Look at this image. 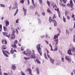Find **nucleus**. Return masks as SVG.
<instances>
[{
    "label": "nucleus",
    "instance_id": "1",
    "mask_svg": "<svg viewBox=\"0 0 75 75\" xmlns=\"http://www.w3.org/2000/svg\"><path fill=\"white\" fill-rule=\"evenodd\" d=\"M40 44H38L36 46V48L38 50L39 53L40 54V55L42 56V52L41 51V48H40Z\"/></svg>",
    "mask_w": 75,
    "mask_h": 75
},
{
    "label": "nucleus",
    "instance_id": "2",
    "mask_svg": "<svg viewBox=\"0 0 75 75\" xmlns=\"http://www.w3.org/2000/svg\"><path fill=\"white\" fill-rule=\"evenodd\" d=\"M49 21L50 23H51V22L52 23H54V26H57V22H56V21H55V20L51 19V17H50Z\"/></svg>",
    "mask_w": 75,
    "mask_h": 75
},
{
    "label": "nucleus",
    "instance_id": "3",
    "mask_svg": "<svg viewBox=\"0 0 75 75\" xmlns=\"http://www.w3.org/2000/svg\"><path fill=\"white\" fill-rule=\"evenodd\" d=\"M27 53L25 52V51H23V53L25 55H26L27 56H30L31 55V52L30 50H27Z\"/></svg>",
    "mask_w": 75,
    "mask_h": 75
},
{
    "label": "nucleus",
    "instance_id": "4",
    "mask_svg": "<svg viewBox=\"0 0 75 75\" xmlns=\"http://www.w3.org/2000/svg\"><path fill=\"white\" fill-rule=\"evenodd\" d=\"M67 6L70 7H73V6H74V4H73V3H72V1L71 0L70 1V4H67Z\"/></svg>",
    "mask_w": 75,
    "mask_h": 75
},
{
    "label": "nucleus",
    "instance_id": "5",
    "mask_svg": "<svg viewBox=\"0 0 75 75\" xmlns=\"http://www.w3.org/2000/svg\"><path fill=\"white\" fill-rule=\"evenodd\" d=\"M3 35H5V36L7 37L8 38H10V37H11V35H10V34H8L7 33V32H5L4 33Z\"/></svg>",
    "mask_w": 75,
    "mask_h": 75
},
{
    "label": "nucleus",
    "instance_id": "6",
    "mask_svg": "<svg viewBox=\"0 0 75 75\" xmlns=\"http://www.w3.org/2000/svg\"><path fill=\"white\" fill-rule=\"evenodd\" d=\"M65 59L67 61H68L69 62H71V59H69V56H66L65 57Z\"/></svg>",
    "mask_w": 75,
    "mask_h": 75
},
{
    "label": "nucleus",
    "instance_id": "7",
    "mask_svg": "<svg viewBox=\"0 0 75 75\" xmlns=\"http://www.w3.org/2000/svg\"><path fill=\"white\" fill-rule=\"evenodd\" d=\"M26 72H29V74H31V68H27V69L25 70Z\"/></svg>",
    "mask_w": 75,
    "mask_h": 75
},
{
    "label": "nucleus",
    "instance_id": "8",
    "mask_svg": "<svg viewBox=\"0 0 75 75\" xmlns=\"http://www.w3.org/2000/svg\"><path fill=\"white\" fill-rule=\"evenodd\" d=\"M14 52H16L17 51L16 50H13V48H12L11 50V54H14Z\"/></svg>",
    "mask_w": 75,
    "mask_h": 75
},
{
    "label": "nucleus",
    "instance_id": "9",
    "mask_svg": "<svg viewBox=\"0 0 75 75\" xmlns=\"http://www.w3.org/2000/svg\"><path fill=\"white\" fill-rule=\"evenodd\" d=\"M14 38H15V35H14V33H12L11 35V40H13V39H14Z\"/></svg>",
    "mask_w": 75,
    "mask_h": 75
},
{
    "label": "nucleus",
    "instance_id": "10",
    "mask_svg": "<svg viewBox=\"0 0 75 75\" xmlns=\"http://www.w3.org/2000/svg\"><path fill=\"white\" fill-rule=\"evenodd\" d=\"M59 33H58L57 35H54L53 39L55 40V39H58V36H59Z\"/></svg>",
    "mask_w": 75,
    "mask_h": 75
},
{
    "label": "nucleus",
    "instance_id": "11",
    "mask_svg": "<svg viewBox=\"0 0 75 75\" xmlns=\"http://www.w3.org/2000/svg\"><path fill=\"white\" fill-rule=\"evenodd\" d=\"M12 70L13 71H14V70H16V65L13 64L12 65Z\"/></svg>",
    "mask_w": 75,
    "mask_h": 75
},
{
    "label": "nucleus",
    "instance_id": "12",
    "mask_svg": "<svg viewBox=\"0 0 75 75\" xmlns=\"http://www.w3.org/2000/svg\"><path fill=\"white\" fill-rule=\"evenodd\" d=\"M54 42H55V45L57 46V45H58V39H54Z\"/></svg>",
    "mask_w": 75,
    "mask_h": 75
},
{
    "label": "nucleus",
    "instance_id": "13",
    "mask_svg": "<svg viewBox=\"0 0 75 75\" xmlns=\"http://www.w3.org/2000/svg\"><path fill=\"white\" fill-rule=\"evenodd\" d=\"M67 53L69 55H72V53H71V50L70 49H69L67 51Z\"/></svg>",
    "mask_w": 75,
    "mask_h": 75
},
{
    "label": "nucleus",
    "instance_id": "14",
    "mask_svg": "<svg viewBox=\"0 0 75 75\" xmlns=\"http://www.w3.org/2000/svg\"><path fill=\"white\" fill-rule=\"evenodd\" d=\"M30 56V57L31 58V59H33L34 58H35V54H32L30 55V56Z\"/></svg>",
    "mask_w": 75,
    "mask_h": 75
},
{
    "label": "nucleus",
    "instance_id": "15",
    "mask_svg": "<svg viewBox=\"0 0 75 75\" xmlns=\"http://www.w3.org/2000/svg\"><path fill=\"white\" fill-rule=\"evenodd\" d=\"M50 62L52 63V64H54V59H52V58H50Z\"/></svg>",
    "mask_w": 75,
    "mask_h": 75
},
{
    "label": "nucleus",
    "instance_id": "16",
    "mask_svg": "<svg viewBox=\"0 0 75 75\" xmlns=\"http://www.w3.org/2000/svg\"><path fill=\"white\" fill-rule=\"evenodd\" d=\"M52 7L53 8H57V5H56V4L54 3H53L52 4H51Z\"/></svg>",
    "mask_w": 75,
    "mask_h": 75
},
{
    "label": "nucleus",
    "instance_id": "17",
    "mask_svg": "<svg viewBox=\"0 0 75 75\" xmlns=\"http://www.w3.org/2000/svg\"><path fill=\"white\" fill-rule=\"evenodd\" d=\"M2 44H5V45H6V44H7V41L5 40H2Z\"/></svg>",
    "mask_w": 75,
    "mask_h": 75
},
{
    "label": "nucleus",
    "instance_id": "18",
    "mask_svg": "<svg viewBox=\"0 0 75 75\" xmlns=\"http://www.w3.org/2000/svg\"><path fill=\"white\" fill-rule=\"evenodd\" d=\"M2 52L4 54L5 57H8V55L5 52H4V51L3 50H2Z\"/></svg>",
    "mask_w": 75,
    "mask_h": 75
},
{
    "label": "nucleus",
    "instance_id": "19",
    "mask_svg": "<svg viewBox=\"0 0 75 75\" xmlns=\"http://www.w3.org/2000/svg\"><path fill=\"white\" fill-rule=\"evenodd\" d=\"M5 24L6 27H7L8 25H9V22H8V21H5Z\"/></svg>",
    "mask_w": 75,
    "mask_h": 75
},
{
    "label": "nucleus",
    "instance_id": "20",
    "mask_svg": "<svg viewBox=\"0 0 75 75\" xmlns=\"http://www.w3.org/2000/svg\"><path fill=\"white\" fill-rule=\"evenodd\" d=\"M59 4L60 6H62V7H65V6H66V5H65L62 3H59Z\"/></svg>",
    "mask_w": 75,
    "mask_h": 75
},
{
    "label": "nucleus",
    "instance_id": "21",
    "mask_svg": "<svg viewBox=\"0 0 75 75\" xmlns=\"http://www.w3.org/2000/svg\"><path fill=\"white\" fill-rule=\"evenodd\" d=\"M4 30L5 31H7L8 30V29L6 26H4Z\"/></svg>",
    "mask_w": 75,
    "mask_h": 75
},
{
    "label": "nucleus",
    "instance_id": "22",
    "mask_svg": "<svg viewBox=\"0 0 75 75\" xmlns=\"http://www.w3.org/2000/svg\"><path fill=\"white\" fill-rule=\"evenodd\" d=\"M56 47H55L53 51L54 52L55 51H57L58 50V48H57V46H56Z\"/></svg>",
    "mask_w": 75,
    "mask_h": 75
},
{
    "label": "nucleus",
    "instance_id": "23",
    "mask_svg": "<svg viewBox=\"0 0 75 75\" xmlns=\"http://www.w3.org/2000/svg\"><path fill=\"white\" fill-rule=\"evenodd\" d=\"M47 12H48V13H50V14H52V12H51V11L50 10V9H49L48 8L47 10Z\"/></svg>",
    "mask_w": 75,
    "mask_h": 75
},
{
    "label": "nucleus",
    "instance_id": "24",
    "mask_svg": "<svg viewBox=\"0 0 75 75\" xmlns=\"http://www.w3.org/2000/svg\"><path fill=\"white\" fill-rule=\"evenodd\" d=\"M32 3L33 5V7L34 8L35 7V4H34V0H32Z\"/></svg>",
    "mask_w": 75,
    "mask_h": 75
},
{
    "label": "nucleus",
    "instance_id": "25",
    "mask_svg": "<svg viewBox=\"0 0 75 75\" xmlns=\"http://www.w3.org/2000/svg\"><path fill=\"white\" fill-rule=\"evenodd\" d=\"M12 47L13 48H14V49H16L17 48V46H16V45H15L13 44L12 45Z\"/></svg>",
    "mask_w": 75,
    "mask_h": 75
},
{
    "label": "nucleus",
    "instance_id": "26",
    "mask_svg": "<svg viewBox=\"0 0 75 75\" xmlns=\"http://www.w3.org/2000/svg\"><path fill=\"white\" fill-rule=\"evenodd\" d=\"M55 10L57 11V13L58 14H60V11H59V8H58L57 9H55Z\"/></svg>",
    "mask_w": 75,
    "mask_h": 75
},
{
    "label": "nucleus",
    "instance_id": "27",
    "mask_svg": "<svg viewBox=\"0 0 75 75\" xmlns=\"http://www.w3.org/2000/svg\"><path fill=\"white\" fill-rule=\"evenodd\" d=\"M14 44L16 45V44H18V40H16L14 42Z\"/></svg>",
    "mask_w": 75,
    "mask_h": 75
},
{
    "label": "nucleus",
    "instance_id": "28",
    "mask_svg": "<svg viewBox=\"0 0 75 75\" xmlns=\"http://www.w3.org/2000/svg\"><path fill=\"white\" fill-rule=\"evenodd\" d=\"M63 21H64V23H66V18H65L64 17V16H63Z\"/></svg>",
    "mask_w": 75,
    "mask_h": 75
},
{
    "label": "nucleus",
    "instance_id": "29",
    "mask_svg": "<svg viewBox=\"0 0 75 75\" xmlns=\"http://www.w3.org/2000/svg\"><path fill=\"white\" fill-rule=\"evenodd\" d=\"M44 56L45 58L46 59H48V58H47V55L46 54V53L44 54Z\"/></svg>",
    "mask_w": 75,
    "mask_h": 75
},
{
    "label": "nucleus",
    "instance_id": "30",
    "mask_svg": "<svg viewBox=\"0 0 75 75\" xmlns=\"http://www.w3.org/2000/svg\"><path fill=\"white\" fill-rule=\"evenodd\" d=\"M0 6L1 7H5V5L3 4H0Z\"/></svg>",
    "mask_w": 75,
    "mask_h": 75
},
{
    "label": "nucleus",
    "instance_id": "31",
    "mask_svg": "<svg viewBox=\"0 0 75 75\" xmlns=\"http://www.w3.org/2000/svg\"><path fill=\"white\" fill-rule=\"evenodd\" d=\"M71 51H72L73 52H75V48L74 47H73L71 48Z\"/></svg>",
    "mask_w": 75,
    "mask_h": 75
},
{
    "label": "nucleus",
    "instance_id": "32",
    "mask_svg": "<svg viewBox=\"0 0 75 75\" xmlns=\"http://www.w3.org/2000/svg\"><path fill=\"white\" fill-rule=\"evenodd\" d=\"M21 51H23V50H24V46H22L21 47Z\"/></svg>",
    "mask_w": 75,
    "mask_h": 75
},
{
    "label": "nucleus",
    "instance_id": "33",
    "mask_svg": "<svg viewBox=\"0 0 75 75\" xmlns=\"http://www.w3.org/2000/svg\"><path fill=\"white\" fill-rule=\"evenodd\" d=\"M24 0H21L20 1V3H21V4H24Z\"/></svg>",
    "mask_w": 75,
    "mask_h": 75
},
{
    "label": "nucleus",
    "instance_id": "34",
    "mask_svg": "<svg viewBox=\"0 0 75 75\" xmlns=\"http://www.w3.org/2000/svg\"><path fill=\"white\" fill-rule=\"evenodd\" d=\"M49 46L50 47L51 49V51H53V49H52V47L51 45L50 44H49Z\"/></svg>",
    "mask_w": 75,
    "mask_h": 75
},
{
    "label": "nucleus",
    "instance_id": "35",
    "mask_svg": "<svg viewBox=\"0 0 75 75\" xmlns=\"http://www.w3.org/2000/svg\"><path fill=\"white\" fill-rule=\"evenodd\" d=\"M67 0H63V2L64 4H66L67 3Z\"/></svg>",
    "mask_w": 75,
    "mask_h": 75
},
{
    "label": "nucleus",
    "instance_id": "36",
    "mask_svg": "<svg viewBox=\"0 0 75 75\" xmlns=\"http://www.w3.org/2000/svg\"><path fill=\"white\" fill-rule=\"evenodd\" d=\"M5 47V46H4V45H3L1 47L2 50H5V49H6V48L4 47Z\"/></svg>",
    "mask_w": 75,
    "mask_h": 75
},
{
    "label": "nucleus",
    "instance_id": "37",
    "mask_svg": "<svg viewBox=\"0 0 75 75\" xmlns=\"http://www.w3.org/2000/svg\"><path fill=\"white\" fill-rule=\"evenodd\" d=\"M24 59H25L26 60H27V59H30V57H24Z\"/></svg>",
    "mask_w": 75,
    "mask_h": 75
},
{
    "label": "nucleus",
    "instance_id": "38",
    "mask_svg": "<svg viewBox=\"0 0 75 75\" xmlns=\"http://www.w3.org/2000/svg\"><path fill=\"white\" fill-rule=\"evenodd\" d=\"M47 3L48 5V6L50 7V2L49 1H47Z\"/></svg>",
    "mask_w": 75,
    "mask_h": 75
},
{
    "label": "nucleus",
    "instance_id": "39",
    "mask_svg": "<svg viewBox=\"0 0 75 75\" xmlns=\"http://www.w3.org/2000/svg\"><path fill=\"white\" fill-rule=\"evenodd\" d=\"M16 31L17 34H18V29H17V28H16Z\"/></svg>",
    "mask_w": 75,
    "mask_h": 75
},
{
    "label": "nucleus",
    "instance_id": "40",
    "mask_svg": "<svg viewBox=\"0 0 75 75\" xmlns=\"http://www.w3.org/2000/svg\"><path fill=\"white\" fill-rule=\"evenodd\" d=\"M23 11L24 12V13L26 12H27V9H26L24 8H23Z\"/></svg>",
    "mask_w": 75,
    "mask_h": 75
},
{
    "label": "nucleus",
    "instance_id": "41",
    "mask_svg": "<svg viewBox=\"0 0 75 75\" xmlns=\"http://www.w3.org/2000/svg\"><path fill=\"white\" fill-rule=\"evenodd\" d=\"M56 18V16H55V14H54L53 15V16L52 17L53 19H54V18Z\"/></svg>",
    "mask_w": 75,
    "mask_h": 75
},
{
    "label": "nucleus",
    "instance_id": "42",
    "mask_svg": "<svg viewBox=\"0 0 75 75\" xmlns=\"http://www.w3.org/2000/svg\"><path fill=\"white\" fill-rule=\"evenodd\" d=\"M36 61L38 62V64H40L41 62H40V61H39L38 60H36Z\"/></svg>",
    "mask_w": 75,
    "mask_h": 75
},
{
    "label": "nucleus",
    "instance_id": "43",
    "mask_svg": "<svg viewBox=\"0 0 75 75\" xmlns=\"http://www.w3.org/2000/svg\"><path fill=\"white\" fill-rule=\"evenodd\" d=\"M38 1L40 4H41L42 3V0H38Z\"/></svg>",
    "mask_w": 75,
    "mask_h": 75
},
{
    "label": "nucleus",
    "instance_id": "44",
    "mask_svg": "<svg viewBox=\"0 0 75 75\" xmlns=\"http://www.w3.org/2000/svg\"><path fill=\"white\" fill-rule=\"evenodd\" d=\"M45 41L46 43V44H47L48 45L49 43H48V41L46 40H45Z\"/></svg>",
    "mask_w": 75,
    "mask_h": 75
},
{
    "label": "nucleus",
    "instance_id": "45",
    "mask_svg": "<svg viewBox=\"0 0 75 75\" xmlns=\"http://www.w3.org/2000/svg\"><path fill=\"white\" fill-rule=\"evenodd\" d=\"M15 7H17L18 6V4L17 2H15Z\"/></svg>",
    "mask_w": 75,
    "mask_h": 75
},
{
    "label": "nucleus",
    "instance_id": "46",
    "mask_svg": "<svg viewBox=\"0 0 75 75\" xmlns=\"http://www.w3.org/2000/svg\"><path fill=\"white\" fill-rule=\"evenodd\" d=\"M61 60H62V62H64V58L62 57L61 59Z\"/></svg>",
    "mask_w": 75,
    "mask_h": 75
},
{
    "label": "nucleus",
    "instance_id": "47",
    "mask_svg": "<svg viewBox=\"0 0 75 75\" xmlns=\"http://www.w3.org/2000/svg\"><path fill=\"white\" fill-rule=\"evenodd\" d=\"M65 15H67L68 14V11H66L65 12Z\"/></svg>",
    "mask_w": 75,
    "mask_h": 75
},
{
    "label": "nucleus",
    "instance_id": "48",
    "mask_svg": "<svg viewBox=\"0 0 75 75\" xmlns=\"http://www.w3.org/2000/svg\"><path fill=\"white\" fill-rule=\"evenodd\" d=\"M19 19H18L16 20V23H18L19 22Z\"/></svg>",
    "mask_w": 75,
    "mask_h": 75
},
{
    "label": "nucleus",
    "instance_id": "49",
    "mask_svg": "<svg viewBox=\"0 0 75 75\" xmlns=\"http://www.w3.org/2000/svg\"><path fill=\"white\" fill-rule=\"evenodd\" d=\"M35 15L36 16H37L38 15V13H37V12H36L35 13Z\"/></svg>",
    "mask_w": 75,
    "mask_h": 75
},
{
    "label": "nucleus",
    "instance_id": "50",
    "mask_svg": "<svg viewBox=\"0 0 75 75\" xmlns=\"http://www.w3.org/2000/svg\"><path fill=\"white\" fill-rule=\"evenodd\" d=\"M36 70L37 71H39V69H38V68L37 67L36 68Z\"/></svg>",
    "mask_w": 75,
    "mask_h": 75
},
{
    "label": "nucleus",
    "instance_id": "51",
    "mask_svg": "<svg viewBox=\"0 0 75 75\" xmlns=\"http://www.w3.org/2000/svg\"><path fill=\"white\" fill-rule=\"evenodd\" d=\"M32 52H33V53H32V52H31V55L32 54H34V53H35V52H34V50H33Z\"/></svg>",
    "mask_w": 75,
    "mask_h": 75
},
{
    "label": "nucleus",
    "instance_id": "52",
    "mask_svg": "<svg viewBox=\"0 0 75 75\" xmlns=\"http://www.w3.org/2000/svg\"><path fill=\"white\" fill-rule=\"evenodd\" d=\"M21 74L22 75H25V74H24V72H23L22 71H21Z\"/></svg>",
    "mask_w": 75,
    "mask_h": 75
},
{
    "label": "nucleus",
    "instance_id": "53",
    "mask_svg": "<svg viewBox=\"0 0 75 75\" xmlns=\"http://www.w3.org/2000/svg\"><path fill=\"white\" fill-rule=\"evenodd\" d=\"M18 10L17 9L15 12V13L17 14V13H18Z\"/></svg>",
    "mask_w": 75,
    "mask_h": 75
},
{
    "label": "nucleus",
    "instance_id": "54",
    "mask_svg": "<svg viewBox=\"0 0 75 75\" xmlns=\"http://www.w3.org/2000/svg\"><path fill=\"white\" fill-rule=\"evenodd\" d=\"M8 54H10V53L9 52H8L7 51H5Z\"/></svg>",
    "mask_w": 75,
    "mask_h": 75
},
{
    "label": "nucleus",
    "instance_id": "55",
    "mask_svg": "<svg viewBox=\"0 0 75 75\" xmlns=\"http://www.w3.org/2000/svg\"><path fill=\"white\" fill-rule=\"evenodd\" d=\"M70 19V17L69 16H67V19L69 20Z\"/></svg>",
    "mask_w": 75,
    "mask_h": 75
},
{
    "label": "nucleus",
    "instance_id": "56",
    "mask_svg": "<svg viewBox=\"0 0 75 75\" xmlns=\"http://www.w3.org/2000/svg\"><path fill=\"white\" fill-rule=\"evenodd\" d=\"M12 31H13V33H14H14H15V29H13V30H12Z\"/></svg>",
    "mask_w": 75,
    "mask_h": 75
},
{
    "label": "nucleus",
    "instance_id": "57",
    "mask_svg": "<svg viewBox=\"0 0 75 75\" xmlns=\"http://www.w3.org/2000/svg\"><path fill=\"white\" fill-rule=\"evenodd\" d=\"M37 73L38 74V75H40V71H37Z\"/></svg>",
    "mask_w": 75,
    "mask_h": 75
},
{
    "label": "nucleus",
    "instance_id": "58",
    "mask_svg": "<svg viewBox=\"0 0 75 75\" xmlns=\"http://www.w3.org/2000/svg\"><path fill=\"white\" fill-rule=\"evenodd\" d=\"M47 56L48 58H50V55H48V54H47Z\"/></svg>",
    "mask_w": 75,
    "mask_h": 75
},
{
    "label": "nucleus",
    "instance_id": "59",
    "mask_svg": "<svg viewBox=\"0 0 75 75\" xmlns=\"http://www.w3.org/2000/svg\"><path fill=\"white\" fill-rule=\"evenodd\" d=\"M4 75H8V74H7V73H4Z\"/></svg>",
    "mask_w": 75,
    "mask_h": 75
},
{
    "label": "nucleus",
    "instance_id": "60",
    "mask_svg": "<svg viewBox=\"0 0 75 75\" xmlns=\"http://www.w3.org/2000/svg\"><path fill=\"white\" fill-rule=\"evenodd\" d=\"M42 14L43 16H45V12H43L42 13Z\"/></svg>",
    "mask_w": 75,
    "mask_h": 75
},
{
    "label": "nucleus",
    "instance_id": "61",
    "mask_svg": "<svg viewBox=\"0 0 75 75\" xmlns=\"http://www.w3.org/2000/svg\"><path fill=\"white\" fill-rule=\"evenodd\" d=\"M47 54H48L49 53V51H48V50H47Z\"/></svg>",
    "mask_w": 75,
    "mask_h": 75
},
{
    "label": "nucleus",
    "instance_id": "62",
    "mask_svg": "<svg viewBox=\"0 0 75 75\" xmlns=\"http://www.w3.org/2000/svg\"><path fill=\"white\" fill-rule=\"evenodd\" d=\"M13 57L14 58H16V55H13Z\"/></svg>",
    "mask_w": 75,
    "mask_h": 75
},
{
    "label": "nucleus",
    "instance_id": "63",
    "mask_svg": "<svg viewBox=\"0 0 75 75\" xmlns=\"http://www.w3.org/2000/svg\"><path fill=\"white\" fill-rule=\"evenodd\" d=\"M74 42H75V38H74L73 40Z\"/></svg>",
    "mask_w": 75,
    "mask_h": 75
},
{
    "label": "nucleus",
    "instance_id": "64",
    "mask_svg": "<svg viewBox=\"0 0 75 75\" xmlns=\"http://www.w3.org/2000/svg\"><path fill=\"white\" fill-rule=\"evenodd\" d=\"M26 14H27L26 12H24V16H26Z\"/></svg>",
    "mask_w": 75,
    "mask_h": 75
}]
</instances>
